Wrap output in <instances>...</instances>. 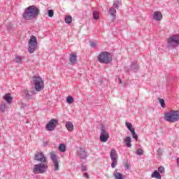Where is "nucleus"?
Masks as SVG:
<instances>
[{
	"instance_id": "nucleus-41",
	"label": "nucleus",
	"mask_w": 179,
	"mask_h": 179,
	"mask_svg": "<svg viewBox=\"0 0 179 179\" xmlns=\"http://www.w3.org/2000/svg\"><path fill=\"white\" fill-rule=\"evenodd\" d=\"M177 163H178V164L179 166V158H178V159H177Z\"/></svg>"
},
{
	"instance_id": "nucleus-36",
	"label": "nucleus",
	"mask_w": 179,
	"mask_h": 179,
	"mask_svg": "<svg viewBox=\"0 0 179 179\" xmlns=\"http://www.w3.org/2000/svg\"><path fill=\"white\" fill-rule=\"evenodd\" d=\"M137 155H143V150H141V149L138 150Z\"/></svg>"
},
{
	"instance_id": "nucleus-26",
	"label": "nucleus",
	"mask_w": 179,
	"mask_h": 179,
	"mask_svg": "<svg viewBox=\"0 0 179 179\" xmlns=\"http://www.w3.org/2000/svg\"><path fill=\"white\" fill-rule=\"evenodd\" d=\"M126 127L127 128L129 129V131H130V132H131L132 131H134L135 129L132 128V124L129 122H126Z\"/></svg>"
},
{
	"instance_id": "nucleus-32",
	"label": "nucleus",
	"mask_w": 179,
	"mask_h": 179,
	"mask_svg": "<svg viewBox=\"0 0 179 179\" xmlns=\"http://www.w3.org/2000/svg\"><path fill=\"white\" fill-rule=\"evenodd\" d=\"M131 132V134H132V136H133L134 139H136V141H138V135L135 132V129L132 130Z\"/></svg>"
},
{
	"instance_id": "nucleus-17",
	"label": "nucleus",
	"mask_w": 179,
	"mask_h": 179,
	"mask_svg": "<svg viewBox=\"0 0 179 179\" xmlns=\"http://www.w3.org/2000/svg\"><path fill=\"white\" fill-rule=\"evenodd\" d=\"M3 99L8 103H12V100H13V98L12 97L10 94H6L3 96Z\"/></svg>"
},
{
	"instance_id": "nucleus-31",
	"label": "nucleus",
	"mask_w": 179,
	"mask_h": 179,
	"mask_svg": "<svg viewBox=\"0 0 179 179\" xmlns=\"http://www.w3.org/2000/svg\"><path fill=\"white\" fill-rule=\"evenodd\" d=\"M159 103L161 105V107H162V108H165L166 103L164 102V99L159 98Z\"/></svg>"
},
{
	"instance_id": "nucleus-43",
	"label": "nucleus",
	"mask_w": 179,
	"mask_h": 179,
	"mask_svg": "<svg viewBox=\"0 0 179 179\" xmlns=\"http://www.w3.org/2000/svg\"><path fill=\"white\" fill-rule=\"evenodd\" d=\"M0 138H1V134H0Z\"/></svg>"
},
{
	"instance_id": "nucleus-11",
	"label": "nucleus",
	"mask_w": 179,
	"mask_h": 179,
	"mask_svg": "<svg viewBox=\"0 0 179 179\" xmlns=\"http://www.w3.org/2000/svg\"><path fill=\"white\" fill-rule=\"evenodd\" d=\"M35 160L37 162H41V163H45L47 162V158L44 156L43 152H38L34 156Z\"/></svg>"
},
{
	"instance_id": "nucleus-39",
	"label": "nucleus",
	"mask_w": 179,
	"mask_h": 179,
	"mask_svg": "<svg viewBox=\"0 0 179 179\" xmlns=\"http://www.w3.org/2000/svg\"><path fill=\"white\" fill-rule=\"evenodd\" d=\"M84 176L85 177V178H89V174H87V173H85Z\"/></svg>"
},
{
	"instance_id": "nucleus-40",
	"label": "nucleus",
	"mask_w": 179,
	"mask_h": 179,
	"mask_svg": "<svg viewBox=\"0 0 179 179\" xmlns=\"http://www.w3.org/2000/svg\"><path fill=\"white\" fill-rule=\"evenodd\" d=\"M96 45L95 43H91V47H94Z\"/></svg>"
},
{
	"instance_id": "nucleus-12",
	"label": "nucleus",
	"mask_w": 179,
	"mask_h": 179,
	"mask_svg": "<svg viewBox=\"0 0 179 179\" xmlns=\"http://www.w3.org/2000/svg\"><path fill=\"white\" fill-rule=\"evenodd\" d=\"M153 19L157 22H160L163 19V14L160 11H155L153 13Z\"/></svg>"
},
{
	"instance_id": "nucleus-24",
	"label": "nucleus",
	"mask_w": 179,
	"mask_h": 179,
	"mask_svg": "<svg viewBox=\"0 0 179 179\" xmlns=\"http://www.w3.org/2000/svg\"><path fill=\"white\" fill-rule=\"evenodd\" d=\"M24 59V57L23 56H16L15 61L17 62V64H22V61Z\"/></svg>"
},
{
	"instance_id": "nucleus-37",
	"label": "nucleus",
	"mask_w": 179,
	"mask_h": 179,
	"mask_svg": "<svg viewBox=\"0 0 179 179\" xmlns=\"http://www.w3.org/2000/svg\"><path fill=\"white\" fill-rule=\"evenodd\" d=\"M124 167L125 169H127V170H129V169H131V167L129 166V164H128V162H125Z\"/></svg>"
},
{
	"instance_id": "nucleus-13",
	"label": "nucleus",
	"mask_w": 179,
	"mask_h": 179,
	"mask_svg": "<svg viewBox=\"0 0 179 179\" xmlns=\"http://www.w3.org/2000/svg\"><path fill=\"white\" fill-rule=\"evenodd\" d=\"M23 93H24L27 99H30L31 96H34V94H36L34 89H32L29 91L28 90H23Z\"/></svg>"
},
{
	"instance_id": "nucleus-35",
	"label": "nucleus",
	"mask_w": 179,
	"mask_h": 179,
	"mask_svg": "<svg viewBox=\"0 0 179 179\" xmlns=\"http://www.w3.org/2000/svg\"><path fill=\"white\" fill-rule=\"evenodd\" d=\"M93 17H94V19L97 20V19H99V13H97L96 11H94L93 14Z\"/></svg>"
},
{
	"instance_id": "nucleus-30",
	"label": "nucleus",
	"mask_w": 179,
	"mask_h": 179,
	"mask_svg": "<svg viewBox=\"0 0 179 179\" xmlns=\"http://www.w3.org/2000/svg\"><path fill=\"white\" fill-rule=\"evenodd\" d=\"M66 103L72 104L73 103V98L71 96L66 97Z\"/></svg>"
},
{
	"instance_id": "nucleus-38",
	"label": "nucleus",
	"mask_w": 179,
	"mask_h": 179,
	"mask_svg": "<svg viewBox=\"0 0 179 179\" xmlns=\"http://www.w3.org/2000/svg\"><path fill=\"white\" fill-rule=\"evenodd\" d=\"M82 170L83 171H86L87 170V168L86 167V166H82Z\"/></svg>"
},
{
	"instance_id": "nucleus-33",
	"label": "nucleus",
	"mask_w": 179,
	"mask_h": 179,
	"mask_svg": "<svg viewBox=\"0 0 179 179\" xmlns=\"http://www.w3.org/2000/svg\"><path fill=\"white\" fill-rule=\"evenodd\" d=\"M48 15L49 17H54V10H49L48 11Z\"/></svg>"
},
{
	"instance_id": "nucleus-22",
	"label": "nucleus",
	"mask_w": 179,
	"mask_h": 179,
	"mask_svg": "<svg viewBox=\"0 0 179 179\" xmlns=\"http://www.w3.org/2000/svg\"><path fill=\"white\" fill-rule=\"evenodd\" d=\"M36 45H29L28 51L29 54H33V52L36 51Z\"/></svg>"
},
{
	"instance_id": "nucleus-1",
	"label": "nucleus",
	"mask_w": 179,
	"mask_h": 179,
	"mask_svg": "<svg viewBox=\"0 0 179 179\" xmlns=\"http://www.w3.org/2000/svg\"><path fill=\"white\" fill-rule=\"evenodd\" d=\"M40 13V9L36 6H29L27 7L22 14V17L25 20H31L36 19Z\"/></svg>"
},
{
	"instance_id": "nucleus-14",
	"label": "nucleus",
	"mask_w": 179,
	"mask_h": 179,
	"mask_svg": "<svg viewBox=\"0 0 179 179\" xmlns=\"http://www.w3.org/2000/svg\"><path fill=\"white\" fill-rule=\"evenodd\" d=\"M69 62L71 65H75L78 62V56L76 53H72L70 55Z\"/></svg>"
},
{
	"instance_id": "nucleus-4",
	"label": "nucleus",
	"mask_w": 179,
	"mask_h": 179,
	"mask_svg": "<svg viewBox=\"0 0 179 179\" xmlns=\"http://www.w3.org/2000/svg\"><path fill=\"white\" fill-rule=\"evenodd\" d=\"M48 169V165L46 163H39L34 166L33 173H35V174H44Z\"/></svg>"
},
{
	"instance_id": "nucleus-29",
	"label": "nucleus",
	"mask_w": 179,
	"mask_h": 179,
	"mask_svg": "<svg viewBox=\"0 0 179 179\" xmlns=\"http://www.w3.org/2000/svg\"><path fill=\"white\" fill-rule=\"evenodd\" d=\"M65 22L66 23H72V17L71 16H69V15H67L66 17H65Z\"/></svg>"
},
{
	"instance_id": "nucleus-16",
	"label": "nucleus",
	"mask_w": 179,
	"mask_h": 179,
	"mask_svg": "<svg viewBox=\"0 0 179 179\" xmlns=\"http://www.w3.org/2000/svg\"><path fill=\"white\" fill-rule=\"evenodd\" d=\"M28 44H29V45H35V46H36L37 44H38L37 38H36V36H32L30 38V39L29 40Z\"/></svg>"
},
{
	"instance_id": "nucleus-2",
	"label": "nucleus",
	"mask_w": 179,
	"mask_h": 179,
	"mask_svg": "<svg viewBox=\"0 0 179 179\" xmlns=\"http://www.w3.org/2000/svg\"><path fill=\"white\" fill-rule=\"evenodd\" d=\"M164 120L168 122H177L179 120V112L177 110H170L165 113Z\"/></svg>"
},
{
	"instance_id": "nucleus-27",
	"label": "nucleus",
	"mask_w": 179,
	"mask_h": 179,
	"mask_svg": "<svg viewBox=\"0 0 179 179\" xmlns=\"http://www.w3.org/2000/svg\"><path fill=\"white\" fill-rule=\"evenodd\" d=\"M59 152H62L64 153L66 150V147L65 146L64 144H60L59 146Z\"/></svg>"
},
{
	"instance_id": "nucleus-20",
	"label": "nucleus",
	"mask_w": 179,
	"mask_h": 179,
	"mask_svg": "<svg viewBox=\"0 0 179 179\" xmlns=\"http://www.w3.org/2000/svg\"><path fill=\"white\" fill-rule=\"evenodd\" d=\"M131 137H126L124 138V143L127 148H131L132 145L131 144Z\"/></svg>"
},
{
	"instance_id": "nucleus-10",
	"label": "nucleus",
	"mask_w": 179,
	"mask_h": 179,
	"mask_svg": "<svg viewBox=\"0 0 179 179\" xmlns=\"http://www.w3.org/2000/svg\"><path fill=\"white\" fill-rule=\"evenodd\" d=\"M108 138H110L108 132H107L104 129H102L99 136L101 142H107V141H108Z\"/></svg>"
},
{
	"instance_id": "nucleus-5",
	"label": "nucleus",
	"mask_w": 179,
	"mask_h": 179,
	"mask_svg": "<svg viewBox=\"0 0 179 179\" xmlns=\"http://www.w3.org/2000/svg\"><path fill=\"white\" fill-rule=\"evenodd\" d=\"M34 89L36 92H41L44 89V81L41 77H33Z\"/></svg>"
},
{
	"instance_id": "nucleus-8",
	"label": "nucleus",
	"mask_w": 179,
	"mask_h": 179,
	"mask_svg": "<svg viewBox=\"0 0 179 179\" xmlns=\"http://www.w3.org/2000/svg\"><path fill=\"white\" fill-rule=\"evenodd\" d=\"M110 159L112 161L111 167L112 169H115V166L118 163V154H117L115 150H112L110 151Z\"/></svg>"
},
{
	"instance_id": "nucleus-28",
	"label": "nucleus",
	"mask_w": 179,
	"mask_h": 179,
	"mask_svg": "<svg viewBox=\"0 0 179 179\" xmlns=\"http://www.w3.org/2000/svg\"><path fill=\"white\" fill-rule=\"evenodd\" d=\"M120 4H121L120 1H115L113 2V5L112 8H114L115 9H118Z\"/></svg>"
},
{
	"instance_id": "nucleus-15",
	"label": "nucleus",
	"mask_w": 179,
	"mask_h": 179,
	"mask_svg": "<svg viewBox=\"0 0 179 179\" xmlns=\"http://www.w3.org/2000/svg\"><path fill=\"white\" fill-rule=\"evenodd\" d=\"M78 155L81 159H86V151H85V149L83 148H78L77 150Z\"/></svg>"
},
{
	"instance_id": "nucleus-3",
	"label": "nucleus",
	"mask_w": 179,
	"mask_h": 179,
	"mask_svg": "<svg viewBox=\"0 0 179 179\" xmlns=\"http://www.w3.org/2000/svg\"><path fill=\"white\" fill-rule=\"evenodd\" d=\"M98 61L101 64H110L113 62V57L108 52H101L98 56Z\"/></svg>"
},
{
	"instance_id": "nucleus-6",
	"label": "nucleus",
	"mask_w": 179,
	"mask_h": 179,
	"mask_svg": "<svg viewBox=\"0 0 179 179\" xmlns=\"http://www.w3.org/2000/svg\"><path fill=\"white\" fill-rule=\"evenodd\" d=\"M50 159L52 162V167L54 171H59V161L58 160V157L56 156L55 152H50Z\"/></svg>"
},
{
	"instance_id": "nucleus-23",
	"label": "nucleus",
	"mask_w": 179,
	"mask_h": 179,
	"mask_svg": "<svg viewBox=\"0 0 179 179\" xmlns=\"http://www.w3.org/2000/svg\"><path fill=\"white\" fill-rule=\"evenodd\" d=\"M115 179H125V176H124L121 173L117 172L114 174Z\"/></svg>"
},
{
	"instance_id": "nucleus-19",
	"label": "nucleus",
	"mask_w": 179,
	"mask_h": 179,
	"mask_svg": "<svg viewBox=\"0 0 179 179\" xmlns=\"http://www.w3.org/2000/svg\"><path fill=\"white\" fill-rule=\"evenodd\" d=\"M66 129H68L70 132H71V131H73V124H72V122H67L66 123Z\"/></svg>"
},
{
	"instance_id": "nucleus-9",
	"label": "nucleus",
	"mask_w": 179,
	"mask_h": 179,
	"mask_svg": "<svg viewBox=\"0 0 179 179\" xmlns=\"http://www.w3.org/2000/svg\"><path fill=\"white\" fill-rule=\"evenodd\" d=\"M57 125H58V121L55 119H52L46 124L45 128L47 131H54Z\"/></svg>"
},
{
	"instance_id": "nucleus-34",
	"label": "nucleus",
	"mask_w": 179,
	"mask_h": 179,
	"mask_svg": "<svg viewBox=\"0 0 179 179\" xmlns=\"http://www.w3.org/2000/svg\"><path fill=\"white\" fill-rule=\"evenodd\" d=\"M158 171H159L158 173H161V174H162V173H164L165 169L164 168V166H159L158 168Z\"/></svg>"
},
{
	"instance_id": "nucleus-42",
	"label": "nucleus",
	"mask_w": 179,
	"mask_h": 179,
	"mask_svg": "<svg viewBox=\"0 0 179 179\" xmlns=\"http://www.w3.org/2000/svg\"><path fill=\"white\" fill-rule=\"evenodd\" d=\"M157 179H162V178H157Z\"/></svg>"
},
{
	"instance_id": "nucleus-7",
	"label": "nucleus",
	"mask_w": 179,
	"mask_h": 179,
	"mask_svg": "<svg viewBox=\"0 0 179 179\" xmlns=\"http://www.w3.org/2000/svg\"><path fill=\"white\" fill-rule=\"evenodd\" d=\"M168 45L169 47H177L179 45V35L174 34L169 38Z\"/></svg>"
},
{
	"instance_id": "nucleus-25",
	"label": "nucleus",
	"mask_w": 179,
	"mask_h": 179,
	"mask_svg": "<svg viewBox=\"0 0 179 179\" xmlns=\"http://www.w3.org/2000/svg\"><path fill=\"white\" fill-rule=\"evenodd\" d=\"M6 108V103L2 102V103L0 104V112H1V113H5Z\"/></svg>"
},
{
	"instance_id": "nucleus-21",
	"label": "nucleus",
	"mask_w": 179,
	"mask_h": 179,
	"mask_svg": "<svg viewBox=\"0 0 179 179\" xmlns=\"http://www.w3.org/2000/svg\"><path fill=\"white\" fill-rule=\"evenodd\" d=\"M109 13H110V16L115 18V14L117 13V10L115 8H114V7H111L109 9Z\"/></svg>"
},
{
	"instance_id": "nucleus-18",
	"label": "nucleus",
	"mask_w": 179,
	"mask_h": 179,
	"mask_svg": "<svg viewBox=\"0 0 179 179\" xmlns=\"http://www.w3.org/2000/svg\"><path fill=\"white\" fill-rule=\"evenodd\" d=\"M162 175H160V173L157 171H154L153 173L151 175L152 178H161Z\"/></svg>"
}]
</instances>
